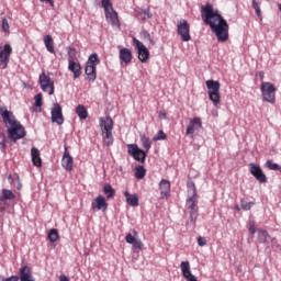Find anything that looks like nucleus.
<instances>
[{
  "instance_id": "obj_1",
  "label": "nucleus",
  "mask_w": 281,
  "mask_h": 281,
  "mask_svg": "<svg viewBox=\"0 0 281 281\" xmlns=\"http://www.w3.org/2000/svg\"><path fill=\"white\" fill-rule=\"evenodd\" d=\"M202 21L210 25L220 43H225L229 38V24L223 16L214 10L212 4H205L201 8Z\"/></svg>"
},
{
  "instance_id": "obj_2",
  "label": "nucleus",
  "mask_w": 281,
  "mask_h": 281,
  "mask_svg": "<svg viewBox=\"0 0 281 281\" xmlns=\"http://www.w3.org/2000/svg\"><path fill=\"white\" fill-rule=\"evenodd\" d=\"M0 115L5 124L8 137L11 142H19V139H23L27 135L25 127L21 125V122L16 120L14 113L10 112L8 108H0Z\"/></svg>"
},
{
  "instance_id": "obj_3",
  "label": "nucleus",
  "mask_w": 281,
  "mask_h": 281,
  "mask_svg": "<svg viewBox=\"0 0 281 281\" xmlns=\"http://www.w3.org/2000/svg\"><path fill=\"white\" fill-rule=\"evenodd\" d=\"M101 135L106 146H113V119L105 116L100 119Z\"/></svg>"
},
{
  "instance_id": "obj_4",
  "label": "nucleus",
  "mask_w": 281,
  "mask_h": 281,
  "mask_svg": "<svg viewBox=\"0 0 281 281\" xmlns=\"http://www.w3.org/2000/svg\"><path fill=\"white\" fill-rule=\"evenodd\" d=\"M206 89L211 102H213L214 106H218L221 104V82L212 79L207 80Z\"/></svg>"
},
{
  "instance_id": "obj_5",
  "label": "nucleus",
  "mask_w": 281,
  "mask_h": 281,
  "mask_svg": "<svg viewBox=\"0 0 281 281\" xmlns=\"http://www.w3.org/2000/svg\"><path fill=\"white\" fill-rule=\"evenodd\" d=\"M276 86L269 81H262L260 86L261 98L263 102L276 104Z\"/></svg>"
},
{
  "instance_id": "obj_6",
  "label": "nucleus",
  "mask_w": 281,
  "mask_h": 281,
  "mask_svg": "<svg viewBox=\"0 0 281 281\" xmlns=\"http://www.w3.org/2000/svg\"><path fill=\"white\" fill-rule=\"evenodd\" d=\"M127 154L131 155L135 161H139V164H144L146 161V157H148V154L144 151V149L139 148L137 144H128Z\"/></svg>"
},
{
  "instance_id": "obj_7",
  "label": "nucleus",
  "mask_w": 281,
  "mask_h": 281,
  "mask_svg": "<svg viewBox=\"0 0 281 281\" xmlns=\"http://www.w3.org/2000/svg\"><path fill=\"white\" fill-rule=\"evenodd\" d=\"M177 34L184 43L192 41V36H190V23L181 19L177 24Z\"/></svg>"
},
{
  "instance_id": "obj_8",
  "label": "nucleus",
  "mask_w": 281,
  "mask_h": 281,
  "mask_svg": "<svg viewBox=\"0 0 281 281\" xmlns=\"http://www.w3.org/2000/svg\"><path fill=\"white\" fill-rule=\"evenodd\" d=\"M187 209L190 214V223L192 225L196 224V218H199V206H196V195H191L187 199Z\"/></svg>"
},
{
  "instance_id": "obj_9",
  "label": "nucleus",
  "mask_w": 281,
  "mask_h": 281,
  "mask_svg": "<svg viewBox=\"0 0 281 281\" xmlns=\"http://www.w3.org/2000/svg\"><path fill=\"white\" fill-rule=\"evenodd\" d=\"M133 45L138 52V59L140 63H148V58H150V52L148 48H146V45H144V43H142L136 37L133 38Z\"/></svg>"
},
{
  "instance_id": "obj_10",
  "label": "nucleus",
  "mask_w": 281,
  "mask_h": 281,
  "mask_svg": "<svg viewBox=\"0 0 281 281\" xmlns=\"http://www.w3.org/2000/svg\"><path fill=\"white\" fill-rule=\"evenodd\" d=\"M50 115L53 124H57L58 126H63V124H65V117L63 116V108H60V104L54 103L50 110Z\"/></svg>"
},
{
  "instance_id": "obj_11",
  "label": "nucleus",
  "mask_w": 281,
  "mask_h": 281,
  "mask_svg": "<svg viewBox=\"0 0 281 281\" xmlns=\"http://www.w3.org/2000/svg\"><path fill=\"white\" fill-rule=\"evenodd\" d=\"M11 54H12V46H10V44L0 46V68L1 69H5V67H8V63H10Z\"/></svg>"
},
{
  "instance_id": "obj_12",
  "label": "nucleus",
  "mask_w": 281,
  "mask_h": 281,
  "mask_svg": "<svg viewBox=\"0 0 281 281\" xmlns=\"http://www.w3.org/2000/svg\"><path fill=\"white\" fill-rule=\"evenodd\" d=\"M40 85L42 91H47L49 95H54V81L45 72L40 75Z\"/></svg>"
},
{
  "instance_id": "obj_13",
  "label": "nucleus",
  "mask_w": 281,
  "mask_h": 281,
  "mask_svg": "<svg viewBox=\"0 0 281 281\" xmlns=\"http://www.w3.org/2000/svg\"><path fill=\"white\" fill-rule=\"evenodd\" d=\"M249 172L257 179L260 183H267V175H265V171H262V168H260L259 165H256L251 162L249 165Z\"/></svg>"
},
{
  "instance_id": "obj_14",
  "label": "nucleus",
  "mask_w": 281,
  "mask_h": 281,
  "mask_svg": "<svg viewBox=\"0 0 281 281\" xmlns=\"http://www.w3.org/2000/svg\"><path fill=\"white\" fill-rule=\"evenodd\" d=\"M61 166L68 172H71L74 170V157H71L69 150H67V147H65L64 156L61 158Z\"/></svg>"
},
{
  "instance_id": "obj_15",
  "label": "nucleus",
  "mask_w": 281,
  "mask_h": 281,
  "mask_svg": "<svg viewBox=\"0 0 281 281\" xmlns=\"http://www.w3.org/2000/svg\"><path fill=\"white\" fill-rule=\"evenodd\" d=\"M18 278L20 281H36L34 276H32V270L27 266H22L20 268Z\"/></svg>"
},
{
  "instance_id": "obj_16",
  "label": "nucleus",
  "mask_w": 281,
  "mask_h": 281,
  "mask_svg": "<svg viewBox=\"0 0 281 281\" xmlns=\"http://www.w3.org/2000/svg\"><path fill=\"white\" fill-rule=\"evenodd\" d=\"M92 210H102L103 212H106L109 204L106 203V199L102 195H99L95 198L94 202L91 204Z\"/></svg>"
},
{
  "instance_id": "obj_17",
  "label": "nucleus",
  "mask_w": 281,
  "mask_h": 281,
  "mask_svg": "<svg viewBox=\"0 0 281 281\" xmlns=\"http://www.w3.org/2000/svg\"><path fill=\"white\" fill-rule=\"evenodd\" d=\"M202 127L203 122L201 121V117H193L187 127V135H194V131Z\"/></svg>"
},
{
  "instance_id": "obj_18",
  "label": "nucleus",
  "mask_w": 281,
  "mask_h": 281,
  "mask_svg": "<svg viewBox=\"0 0 281 281\" xmlns=\"http://www.w3.org/2000/svg\"><path fill=\"white\" fill-rule=\"evenodd\" d=\"M99 63L100 57H98V54H91L87 60L85 71H95V67H98Z\"/></svg>"
},
{
  "instance_id": "obj_19",
  "label": "nucleus",
  "mask_w": 281,
  "mask_h": 281,
  "mask_svg": "<svg viewBox=\"0 0 281 281\" xmlns=\"http://www.w3.org/2000/svg\"><path fill=\"white\" fill-rule=\"evenodd\" d=\"M105 19L109 21L112 25L120 26V19L117 18V12L113 10V8L105 11Z\"/></svg>"
},
{
  "instance_id": "obj_20",
  "label": "nucleus",
  "mask_w": 281,
  "mask_h": 281,
  "mask_svg": "<svg viewBox=\"0 0 281 281\" xmlns=\"http://www.w3.org/2000/svg\"><path fill=\"white\" fill-rule=\"evenodd\" d=\"M119 57H120V60H122V63H125V65H128V63L133 60V52H131V49L128 48H121L119 53Z\"/></svg>"
},
{
  "instance_id": "obj_21",
  "label": "nucleus",
  "mask_w": 281,
  "mask_h": 281,
  "mask_svg": "<svg viewBox=\"0 0 281 281\" xmlns=\"http://www.w3.org/2000/svg\"><path fill=\"white\" fill-rule=\"evenodd\" d=\"M31 157L33 165H35L37 168H41L43 166V160L41 159V151L38 150V148L32 147Z\"/></svg>"
},
{
  "instance_id": "obj_22",
  "label": "nucleus",
  "mask_w": 281,
  "mask_h": 281,
  "mask_svg": "<svg viewBox=\"0 0 281 281\" xmlns=\"http://www.w3.org/2000/svg\"><path fill=\"white\" fill-rule=\"evenodd\" d=\"M160 196H170V181L162 179L159 183Z\"/></svg>"
},
{
  "instance_id": "obj_23",
  "label": "nucleus",
  "mask_w": 281,
  "mask_h": 281,
  "mask_svg": "<svg viewBox=\"0 0 281 281\" xmlns=\"http://www.w3.org/2000/svg\"><path fill=\"white\" fill-rule=\"evenodd\" d=\"M124 196L126 198V203L132 205V207H137V205H139V196L137 193L130 194L128 191H125Z\"/></svg>"
},
{
  "instance_id": "obj_24",
  "label": "nucleus",
  "mask_w": 281,
  "mask_h": 281,
  "mask_svg": "<svg viewBox=\"0 0 281 281\" xmlns=\"http://www.w3.org/2000/svg\"><path fill=\"white\" fill-rule=\"evenodd\" d=\"M140 143L143 146V150L144 153H146L148 155V150H150V148H153V143L150 142V138L148 136H146V134L140 135Z\"/></svg>"
},
{
  "instance_id": "obj_25",
  "label": "nucleus",
  "mask_w": 281,
  "mask_h": 281,
  "mask_svg": "<svg viewBox=\"0 0 281 281\" xmlns=\"http://www.w3.org/2000/svg\"><path fill=\"white\" fill-rule=\"evenodd\" d=\"M44 45L49 54H55L56 50L54 48V38L52 37V35L44 36Z\"/></svg>"
},
{
  "instance_id": "obj_26",
  "label": "nucleus",
  "mask_w": 281,
  "mask_h": 281,
  "mask_svg": "<svg viewBox=\"0 0 281 281\" xmlns=\"http://www.w3.org/2000/svg\"><path fill=\"white\" fill-rule=\"evenodd\" d=\"M76 113L79 117V120H87V117H89V112H87V108H85V105L79 104L76 108Z\"/></svg>"
},
{
  "instance_id": "obj_27",
  "label": "nucleus",
  "mask_w": 281,
  "mask_h": 281,
  "mask_svg": "<svg viewBox=\"0 0 281 281\" xmlns=\"http://www.w3.org/2000/svg\"><path fill=\"white\" fill-rule=\"evenodd\" d=\"M12 199H15L14 192L12 190L2 189V194L0 195V201H12Z\"/></svg>"
},
{
  "instance_id": "obj_28",
  "label": "nucleus",
  "mask_w": 281,
  "mask_h": 281,
  "mask_svg": "<svg viewBox=\"0 0 281 281\" xmlns=\"http://www.w3.org/2000/svg\"><path fill=\"white\" fill-rule=\"evenodd\" d=\"M103 193L105 194L106 199H113V196H115V189H113L111 183H105L103 186Z\"/></svg>"
},
{
  "instance_id": "obj_29",
  "label": "nucleus",
  "mask_w": 281,
  "mask_h": 281,
  "mask_svg": "<svg viewBox=\"0 0 281 281\" xmlns=\"http://www.w3.org/2000/svg\"><path fill=\"white\" fill-rule=\"evenodd\" d=\"M180 269L182 271L183 278H186V276H190L192 273V270L190 269V261H182L180 263Z\"/></svg>"
},
{
  "instance_id": "obj_30",
  "label": "nucleus",
  "mask_w": 281,
  "mask_h": 281,
  "mask_svg": "<svg viewBox=\"0 0 281 281\" xmlns=\"http://www.w3.org/2000/svg\"><path fill=\"white\" fill-rule=\"evenodd\" d=\"M258 240L259 243H267L269 240V233L265 229H258Z\"/></svg>"
},
{
  "instance_id": "obj_31",
  "label": "nucleus",
  "mask_w": 281,
  "mask_h": 281,
  "mask_svg": "<svg viewBox=\"0 0 281 281\" xmlns=\"http://www.w3.org/2000/svg\"><path fill=\"white\" fill-rule=\"evenodd\" d=\"M68 69L69 71H80V64L76 63V60H74V58H70L68 60Z\"/></svg>"
},
{
  "instance_id": "obj_32",
  "label": "nucleus",
  "mask_w": 281,
  "mask_h": 281,
  "mask_svg": "<svg viewBox=\"0 0 281 281\" xmlns=\"http://www.w3.org/2000/svg\"><path fill=\"white\" fill-rule=\"evenodd\" d=\"M135 177L136 179H144V177H146V168H144L142 165L137 166Z\"/></svg>"
},
{
  "instance_id": "obj_33",
  "label": "nucleus",
  "mask_w": 281,
  "mask_h": 281,
  "mask_svg": "<svg viewBox=\"0 0 281 281\" xmlns=\"http://www.w3.org/2000/svg\"><path fill=\"white\" fill-rule=\"evenodd\" d=\"M58 229L56 228H52L49 232H48V235H47V238L48 240H50V243H56L58 240Z\"/></svg>"
},
{
  "instance_id": "obj_34",
  "label": "nucleus",
  "mask_w": 281,
  "mask_h": 281,
  "mask_svg": "<svg viewBox=\"0 0 281 281\" xmlns=\"http://www.w3.org/2000/svg\"><path fill=\"white\" fill-rule=\"evenodd\" d=\"M162 139H168V135H166L162 130H159L157 135H155L153 137V140L154 142H161Z\"/></svg>"
},
{
  "instance_id": "obj_35",
  "label": "nucleus",
  "mask_w": 281,
  "mask_h": 281,
  "mask_svg": "<svg viewBox=\"0 0 281 281\" xmlns=\"http://www.w3.org/2000/svg\"><path fill=\"white\" fill-rule=\"evenodd\" d=\"M252 8H254L258 19H262V11L260 10V4L256 0H252Z\"/></svg>"
},
{
  "instance_id": "obj_36",
  "label": "nucleus",
  "mask_w": 281,
  "mask_h": 281,
  "mask_svg": "<svg viewBox=\"0 0 281 281\" xmlns=\"http://www.w3.org/2000/svg\"><path fill=\"white\" fill-rule=\"evenodd\" d=\"M140 36L145 40L148 41L150 43V45H155V41L153 40V37H150V33H148V31L144 30L140 32Z\"/></svg>"
},
{
  "instance_id": "obj_37",
  "label": "nucleus",
  "mask_w": 281,
  "mask_h": 281,
  "mask_svg": "<svg viewBox=\"0 0 281 281\" xmlns=\"http://www.w3.org/2000/svg\"><path fill=\"white\" fill-rule=\"evenodd\" d=\"M265 167L270 170H278V168H280V165L273 162V160H267Z\"/></svg>"
},
{
  "instance_id": "obj_38",
  "label": "nucleus",
  "mask_w": 281,
  "mask_h": 281,
  "mask_svg": "<svg viewBox=\"0 0 281 281\" xmlns=\"http://www.w3.org/2000/svg\"><path fill=\"white\" fill-rule=\"evenodd\" d=\"M0 150L1 153H5V142H7V138H5V134H3L2 132H0Z\"/></svg>"
},
{
  "instance_id": "obj_39",
  "label": "nucleus",
  "mask_w": 281,
  "mask_h": 281,
  "mask_svg": "<svg viewBox=\"0 0 281 281\" xmlns=\"http://www.w3.org/2000/svg\"><path fill=\"white\" fill-rule=\"evenodd\" d=\"M1 27H2V32H5L7 34L10 33V23H8V19L5 18L2 19Z\"/></svg>"
},
{
  "instance_id": "obj_40",
  "label": "nucleus",
  "mask_w": 281,
  "mask_h": 281,
  "mask_svg": "<svg viewBox=\"0 0 281 281\" xmlns=\"http://www.w3.org/2000/svg\"><path fill=\"white\" fill-rule=\"evenodd\" d=\"M252 205H254V202H247L245 200H241V210H244L245 212H249Z\"/></svg>"
},
{
  "instance_id": "obj_41",
  "label": "nucleus",
  "mask_w": 281,
  "mask_h": 281,
  "mask_svg": "<svg viewBox=\"0 0 281 281\" xmlns=\"http://www.w3.org/2000/svg\"><path fill=\"white\" fill-rule=\"evenodd\" d=\"M101 3L104 12H108V10H111V8H113L111 0H101Z\"/></svg>"
},
{
  "instance_id": "obj_42",
  "label": "nucleus",
  "mask_w": 281,
  "mask_h": 281,
  "mask_svg": "<svg viewBox=\"0 0 281 281\" xmlns=\"http://www.w3.org/2000/svg\"><path fill=\"white\" fill-rule=\"evenodd\" d=\"M35 100V106H38L41 109V106H43V94L42 93H37L34 97Z\"/></svg>"
},
{
  "instance_id": "obj_43",
  "label": "nucleus",
  "mask_w": 281,
  "mask_h": 281,
  "mask_svg": "<svg viewBox=\"0 0 281 281\" xmlns=\"http://www.w3.org/2000/svg\"><path fill=\"white\" fill-rule=\"evenodd\" d=\"M140 19L146 21V19H153V13H150V9H147L140 13Z\"/></svg>"
},
{
  "instance_id": "obj_44",
  "label": "nucleus",
  "mask_w": 281,
  "mask_h": 281,
  "mask_svg": "<svg viewBox=\"0 0 281 281\" xmlns=\"http://www.w3.org/2000/svg\"><path fill=\"white\" fill-rule=\"evenodd\" d=\"M95 78H98V75L95 71L86 72V80H90L91 82H94Z\"/></svg>"
},
{
  "instance_id": "obj_45",
  "label": "nucleus",
  "mask_w": 281,
  "mask_h": 281,
  "mask_svg": "<svg viewBox=\"0 0 281 281\" xmlns=\"http://www.w3.org/2000/svg\"><path fill=\"white\" fill-rule=\"evenodd\" d=\"M133 249H144V243L140 239H136L133 244Z\"/></svg>"
},
{
  "instance_id": "obj_46",
  "label": "nucleus",
  "mask_w": 281,
  "mask_h": 281,
  "mask_svg": "<svg viewBox=\"0 0 281 281\" xmlns=\"http://www.w3.org/2000/svg\"><path fill=\"white\" fill-rule=\"evenodd\" d=\"M188 188H189V190H191V195H194V196H196V186L194 184V182H192V181H190V182H188Z\"/></svg>"
},
{
  "instance_id": "obj_47",
  "label": "nucleus",
  "mask_w": 281,
  "mask_h": 281,
  "mask_svg": "<svg viewBox=\"0 0 281 281\" xmlns=\"http://www.w3.org/2000/svg\"><path fill=\"white\" fill-rule=\"evenodd\" d=\"M125 240H126V243H128V245H133L136 240H137V238H135L133 235H131V234H127L126 236H125Z\"/></svg>"
},
{
  "instance_id": "obj_48",
  "label": "nucleus",
  "mask_w": 281,
  "mask_h": 281,
  "mask_svg": "<svg viewBox=\"0 0 281 281\" xmlns=\"http://www.w3.org/2000/svg\"><path fill=\"white\" fill-rule=\"evenodd\" d=\"M198 245L199 247H205V245H207L205 237H198Z\"/></svg>"
},
{
  "instance_id": "obj_49",
  "label": "nucleus",
  "mask_w": 281,
  "mask_h": 281,
  "mask_svg": "<svg viewBox=\"0 0 281 281\" xmlns=\"http://www.w3.org/2000/svg\"><path fill=\"white\" fill-rule=\"evenodd\" d=\"M184 279L187 280V281H199L198 279H196V276H194V274H187L186 277H184Z\"/></svg>"
},
{
  "instance_id": "obj_50",
  "label": "nucleus",
  "mask_w": 281,
  "mask_h": 281,
  "mask_svg": "<svg viewBox=\"0 0 281 281\" xmlns=\"http://www.w3.org/2000/svg\"><path fill=\"white\" fill-rule=\"evenodd\" d=\"M249 233H250L251 235L256 234V225L250 224V226H249Z\"/></svg>"
},
{
  "instance_id": "obj_51",
  "label": "nucleus",
  "mask_w": 281,
  "mask_h": 281,
  "mask_svg": "<svg viewBox=\"0 0 281 281\" xmlns=\"http://www.w3.org/2000/svg\"><path fill=\"white\" fill-rule=\"evenodd\" d=\"M59 281H71V280L66 274H60L59 276Z\"/></svg>"
},
{
  "instance_id": "obj_52",
  "label": "nucleus",
  "mask_w": 281,
  "mask_h": 281,
  "mask_svg": "<svg viewBox=\"0 0 281 281\" xmlns=\"http://www.w3.org/2000/svg\"><path fill=\"white\" fill-rule=\"evenodd\" d=\"M159 117H160L161 120H166L167 114H166V111H165V110H161V111L159 112Z\"/></svg>"
},
{
  "instance_id": "obj_53",
  "label": "nucleus",
  "mask_w": 281,
  "mask_h": 281,
  "mask_svg": "<svg viewBox=\"0 0 281 281\" xmlns=\"http://www.w3.org/2000/svg\"><path fill=\"white\" fill-rule=\"evenodd\" d=\"M42 3H49V5L54 7V0H40Z\"/></svg>"
},
{
  "instance_id": "obj_54",
  "label": "nucleus",
  "mask_w": 281,
  "mask_h": 281,
  "mask_svg": "<svg viewBox=\"0 0 281 281\" xmlns=\"http://www.w3.org/2000/svg\"><path fill=\"white\" fill-rule=\"evenodd\" d=\"M80 74H82L81 71H74V78H80Z\"/></svg>"
},
{
  "instance_id": "obj_55",
  "label": "nucleus",
  "mask_w": 281,
  "mask_h": 281,
  "mask_svg": "<svg viewBox=\"0 0 281 281\" xmlns=\"http://www.w3.org/2000/svg\"><path fill=\"white\" fill-rule=\"evenodd\" d=\"M234 210H236L237 212H240V210H243V207L239 205H235Z\"/></svg>"
},
{
  "instance_id": "obj_56",
  "label": "nucleus",
  "mask_w": 281,
  "mask_h": 281,
  "mask_svg": "<svg viewBox=\"0 0 281 281\" xmlns=\"http://www.w3.org/2000/svg\"><path fill=\"white\" fill-rule=\"evenodd\" d=\"M259 78L262 80V78H265V75L262 72H259Z\"/></svg>"
},
{
  "instance_id": "obj_57",
  "label": "nucleus",
  "mask_w": 281,
  "mask_h": 281,
  "mask_svg": "<svg viewBox=\"0 0 281 281\" xmlns=\"http://www.w3.org/2000/svg\"><path fill=\"white\" fill-rule=\"evenodd\" d=\"M272 247H276V238L272 239Z\"/></svg>"
},
{
  "instance_id": "obj_58",
  "label": "nucleus",
  "mask_w": 281,
  "mask_h": 281,
  "mask_svg": "<svg viewBox=\"0 0 281 281\" xmlns=\"http://www.w3.org/2000/svg\"><path fill=\"white\" fill-rule=\"evenodd\" d=\"M279 172H281V166L279 165V168L277 169Z\"/></svg>"
}]
</instances>
